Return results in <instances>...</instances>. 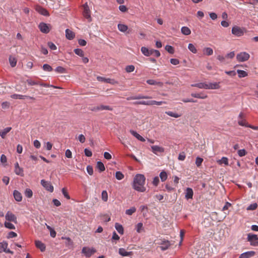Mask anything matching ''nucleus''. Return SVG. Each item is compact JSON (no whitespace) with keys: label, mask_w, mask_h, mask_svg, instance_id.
<instances>
[{"label":"nucleus","mask_w":258,"mask_h":258,"mask_svg":"<svg viewBox=\"0 0 258 258\" xmlns=\"http://www.w3.org/2000/svg\"><path fill=\"white\" fill-rule=\"evenodd\" d=\"M231 32L233 35L239 37L243 35L244 29L237 26H235L232 28Z\"/></svg>","instance_id":"obj_7"},{"label":"nucleus","mask_w":258,"mask_h":258,"mask_svg":"<svg viewBox=\"0 0 258 258\" xmlns=\"http://www.w3.org/2000/svg\"><path fill=\"white\" fill-rule=\"evenodd\" d=\"M147 83L149 84V85H158L160 87H162L163 86V83L161 82H157L154 80H148L147 81Z\"/></svg>","instance_id":"obj_29"},{"label":"nucleus","mask_w":258,"mask_h":258,"mask_svg":"<svg viewBox=\"0 0 258 258\" xmlns=\"http://www.w3.org/2000/svg\"><path fill=\"white\" fill-rule=\"evenodd\" d=\"M41 184L48 191L52 192L53 191V186L50 182L42 179L41 180Z\"/></svg>","instance_id":"obj_8"},{"label":"nucleus","mask_w":258,"mask_h":258,"mask_svg":"<svg viewBox=\"0 0 258 258\" xmlns=\"http://www.w3.org/2000/svg\"><path fill=\"white\" fill-rule=\"evenodd\" d=\"M249 54L245 52H241L236 56L237 59L241 62L247 60L249 58Z\"/></svg>","instance_id":"obj_6"},{"label":"nucleus","mask_w":258,"mask_h":258,"mask_svg":"<svg viewBox=\"0 0 258 258\" xmlns=\"http://www.w3.org/2000/svg\"><path fill=\"white\" fill-rule=\"evenodd\" d=\"M96 252L94 248H90L89 247H83L82 249V253L87 257H90Z\"/></svg>","instance_id":"obj_3"},{"label":"nucleus","mask_w":258,"mask_h":258,"mask_svg":"<svg viewBox=\"0 0 258 258\" xmlns=\"http://www.w3.org/2000/svg\"><path fill=\"white\" fill-rule=\"evenodd\" d=\"M47 45L48 46V47L51 49V50H56L57 49V47L56 46V45L52 42H48L47 43Z\"/></svg>","instance_id":"obj_58"},{"label":"nucleus","mask_w":258,"mask_h":258,"mask_svg":"<svg viewBox=\"0 0 258 258\" xmlns=\"http://www.w3.org/2000/svg\"><path fill=\"white\" fill-rule=\"evenodd\" d=\"M11 97V98L15 99H24L25 98H29L31 99L35 100V98L33 97L19 94H13Z\"/></svg>","instance_id":"obj_14"},{"label":"nucleus","mask_w":258,"mask_h":258,"mask_svg":"<svg viewBox=\"0 0 258 258\" xmlns=\"http://www.w3.org/2000/svg\"><path fill=\"white\" fill-rule=\"evenodd\" d=\"M191 96L195 98L205 99L207 98V95L203 93H191Z\"/></svg>","instance_id":"obj_30"},{"label":"nucleus","mask_w":258,"mask_h":258,"mask_svg":"<svg viewBox=\"0 0 258 258\" xmlns=\"http://www.w3.org/2000/svg\"><path fill=\"white\" fill-rule=\"evenodd\" d=\"M14 171L15 173L18 175H20L21 176H24V175L23 169L20 167L19 168H15Z\"/></svg>","instance_id":"obj_35"},{"label":"nucleus","mask_w":258,"mask_h":258,"mask_svg":"<svg viewBox=\"0 0 258 258\" xmlns=\"http://www.w3.org/2000/svg\"><path fill=\"white\" fill-rule=\"evenodd\" d=\"M38 27L41 32H42L43 33L47 34L49 32L51 26L49 24L41 22L39 24Z\"/></svg>","instance_id":"obj_5"},{"label":"nucleus","mask_w":258,"mask_h":258,"mask_svg":"<svg viewBox=\"0 0 258 258\" xmlns=\"http://www.w3.org/2000/svg\"><path fill=\"white\" fill-rule=\"evenodd\" d=\"M55 71L58 73H61V74H63V73H65L66 72V69L62 67H60V66H59V67H57Z\"/></svg>","instance_id":"obj_51"},{"label":"nucleus","mask_w":258,"mask_h":258,"mask_svg":"<svg viewBox=\"0 0 258 258\" xmlns=\"http://www.w3.org/2000/svg\"><path fill=\"white\" fill-rule=\"evenodd\" d=\"M85 155L87 157H91L92 155V153L91 150L86 148L84 150Z\"/></svg>","instance_id":"obj_60"},{"label":"nucleus","mask_w":258,"mask_h":258,"mask_svg":"<svg viewBox=\"0 0 258 258\" xmlns=\"http://www.w3.org/2000/svg\"><path fill=\"white\" fill-rule=\"evenodd\" d=\"M203 161V159L200 157H197L196 160V164L198 167H199L201 165L202 162Z\"/></svg>","instance_id":"obj_57"},{"label":"nucleus","mask_w":258,"mask_h":258,"mask_svg":"<svg viewBox=\"0 0 258 258\" xmlns=\"http://www.w3.org/2000/svg\"><path fill=\"white\" fill-rule=\"evenodd\" d=\"M115 176V178L117 180H119L122 179L124 178V175L120 171L116 172Z\"/></svg>","instance_id":"obj_43"},{"label":"nucleus","mask_w":258,"mask_h":258,"mask_svg":"<svg viewBox=\"0 0 258 258\" xmlns=\"http://www.w3.org/2000/svg\"><path fill=\"white\" fill-rule=\"evenodd\" d=\"M35 10L43 16H47L49 15L48 11L41 6H37L35 8Z\"/></svg>","instance_id":"obj_13"},{"label":"nucleus","mask_w":258,"mask_h":258,"mask_svg":"<svg viewBox=\"0 0 258 258\" xmlns=\"http://www.w3.org/2000/svg\"><path fill=\"white\" fill-rule=\"evenodd\" d=\"M237 73L239 78L245 77L247 76V73L243 70H238Z\"/></svg>","instance_id":"obj_40"},{"label":"nucleus","mask_w":258,"mask_h":258,"mask_svg":"<svg viewBox=\"0 0 258 258\" xmlns=\"http://www.w3.org/2000/svg\"><path fill=\"white\" fill-rule=\"evenodd\" d=\"M6 219L9 221H12L16 223V217L14 214L10 212H8L6 215Z\"/></svg>","instance_id":"obj_15"},{"label":"nucleus","mask_w":258,"mask_h":258,"mask_svg":"<svg viewBox=\"0 0 258 258\" xmlns=\"http://www.w3.org/2000/svg\"><path fill=\"white\" fill-rule=\"evenodd\" d=\"M193 190L191 188L187 187L185 192V198L186 200L191 199L193 197Z\"/></svg>","instance_id":"obj_19"},{"label":"nucleus","mask_w":258,"mask_h":258,"mask_svg":"<svg viewBox=\"0 0 258 258\" xmlns=\"http://www.w3.org/2000/svg\"><path fill=\"white\" fill-rule=\"evenodd\" d=\"M74 52L77 55L80 56L82 57L84 55V51L81 49L76 48L74 50Z\"/></svg>","instance_id":"obj_52"},{"label":"nucleus","mask_w":258,"mask_h":258,"mask_svg":"<svg viewBox=\"0 0 258 258\" xmlns=\"http://www.w3.org/2000/svg\"><path fill=\"white\" fill-rule=\"evenodd\" d=\"M255 254L254 251H248L241 253L239 258H250Z\"/></svg>","instance_id":"obj_12"},{"label":"nucleus","mask_w":258,"mask_h":258,"mask_svg":"<svg viewBox=\"0 0 258 258\" xmlns=\"http://www.w3.org/2000/svg\"><path fill=\"white\" fill-rule=\"evenodd\" d=\"M102 199L103 201L106 202L108 200V194L106 190H103L101 194Z\"/></svg>","instance_id":"obj_49"},{"label":"nucleus","mask_w":258,"mask_h":258,"mask_svg":"<svg viewBox=\"0 0 258 258\" xmlns=\"http://www.w3.org/2000/svg\"><path fill=\"white\" fill-rule=\"evenodd\" d=\"M160 177L162 181H164L167 179V174L166 172L164 171H162L160 173Z\"/></svg>","instance_id":"obj_39"},{"label":"nucleus","mask_w":258,"mask_h":258,"mask_svg":"<svg viewBox=\"0 0 258 258\" xmlns=\"http://www.w3.org/2000/svg\"><path fill=\"white\" fill-rule=\"evenodd\" d=\"M203 51L205 54H206V55H207L208 56L211 55L213 53V50L210 47H205Z\"/></svg>","instance_id":"obj_37"},{"label":"nucleus","mask_w":258,"mask_h":258,"mask_svg":"<svg viewBox=\"0 0 258 258\" xmlns=\"http://www.w3.org/2000/svg\"><path fill=\"white\" fill-rule=\"evenodd\" d=\"M62 192L65 198H66L68 200L70 199V197L64 188H63L62 189Z\"/></svg>","instance_id":"obj_62"},{"label":"nucleus","mask_w":258,"mask_h":258,"mask_svg":"<svg viewBox=\"0 0 258 258\" xmlns=\"http://www.w3.org/2000/svg\"><path fill=\"white\" fill-rule=\"evenodd\" d=\"M135 70V67L133 65L127 66L125 68V71L127 73H131Z\"/></svg>","instance_id":"obj_54"},{"label":"nucleus","mask_w":258,"mask_h":258,"mask_svg":"<svg viewBox=\"0 0 258 258\" xmlns=\"http://www.w3.org/2000/svg\"><path fill=\"white\" fill-rule=\"evenodd\" d=\"M43 70L47 72H51L52 71V67L48 64H44L42 66Z\"/></svg>","instance_id":"obj_48"},{"label":"nucleus","mask_w":258,"mask_h":258,"mask_svg":"<svg viewBox=\"0 0 258 258\" xmlns=\"http://www.w3.org/2000/svg\"><path fill=\"white\" fill-rule=\"evenodd\" d=\"M181 33L185 35H188L191 33V31L187 27H182L181 29Z\"/></svg>","instance_id":"obj_32"},{"label":"nucleus","mask_w":258,"mask_h":258,"mask_svg":"<svg viewBox=\"0 0 258 258\" xmlns=\"http://www.w3.org/2000/svg\"><path fill=\"white\" fill-rule=\"evenodd\" d=\"M140 210L144 215H146L148 211V208L147 206L142 205L140 207Z\"/></svg>","instance_id":"obj_44"},{"label":"nucleus","mask_w":258,"mask_h":258,"mask_svg":"<svg viewBox=\"0 0 258 258\" xmlns=\"http://www.w3.org/2000/svg\"><path fill=\"white\" fill-rule=\"evenodd\" d=\"M62 239H65L66 241L65 242L66 246L69 248L71 249L73 247V242L69 237H62Z\"/></svg>","instance_id":"obj_20"},{"label":"nucleus","mask_w":258,"mask_h":258,"mask_svg":"<svg viewBox=\"0 0 258 258\" xmlns=\"http://www.w3.org/2000/svg\"><path fill=\"white\" fill-rule=\"evenodd\" d=\"M24 194H25V197H26L28 198H30L32 197L33 192H32V190L30 189V188H26Z\"/></svg>","instance_id":"obj_42"},{"label":"nucleus","mask_w":258,"mask_h":258,"mask_svg":"<svg viewBox=\"0 0 258 258\" xmlns=\"http://www.w3.org/2000/svg\"><path fill=\"white\" fill-rule=\"evenodd\" d=\"M152 151L155 154L157 153H163L164 151L163 148L158 146H151Z\"/></svg>","instance_id":"obj_18"},{"label":"nucleus","mask_w":258,"mask_h":258,"mask_svg":"<svg viewBox=\"0 0 258 258\" xmlns=\"http://www.w3.org/2000/svg\"><path fill=\"white\" fill-rule=\"evenodd\" d=\"M14 197L16 201L20 202L22 200V196L21 194L18 190H15L13 192Z\"/></svg>","instance_id":"obj_25"},{"label":"nucleus","mask_w":258,"mask_h":258,"mask_svg":"<svg viewBox=\"0 0 258 258\" xmlns=\"http://www.w3.org/2000/svg\"><path fill=\"white\" fill-rule=\"evenodd\" d=\"M83 7H84V12H83L84 16L88 20L89 22H91L92 19H91V16H90L89 8L86 4L85 5H84Z\"/></svg>","instance_id":"obj_10"},{"label":"nucleus","mask_w":258,"mask_h":258,"mask_svg":"<svg viewBox=\"0 0 258 258\" xmlns=\"http://www.w3.org/2000/svg\"><path fill=\"white\" fill-rule=\"evenodd\" d=\"M257 207V204L256 203H253L250 204L247 208V210H254Z\"/></svg>","instance_id":"obj_56"},{"label":"nucleus","mask_w":258,"mask_h":258,"mask_svg":"<svg viewBox=\"0 0 258 258\" xmlns=\"http://www.w3.org/2000/svg\"><path fill=\"white\" fill-rule=\"evenodd\" d=\"M165 48L169 53L173 54L174 52V48L172 46L167 45L165 46Z\"/></svg>","instance_id":"obj_50"},{"label":"nucleus","mask_w":258,"mask_h":258,"mask_svg":"<svg viewBox=\"0 0 258 258\" xmlns=\"http://www.w3.org/2000/svg\"><path fill=\"white\" fill-rule=\"evenodd\" d=\"M165 113L170 116L173 117L175 118H178L181 116V114H178V113H174L172 111H166Z\"/></svg>","instance_id":"obj_41"},{"label":"nucleus","mask_w":258,"mask_h":258,"mask_svg":"<svg viewBox=\"0 0 258 258\" xmlns=\"http://www.w3.org/2000/svg\"><path fill=\"white\" fill-rule=\"evenodd\" d=\"M188 48L189 50L191 51L194 53H196L197 52V50L195 46L191 43H189L188 45Z\"/></svg>","instance_id":"obj_47"},{"label":"nucleus","mask_w":258,"mask_h":258,"mask_svg":"<svg viewBox=\"0 0 258 258\" xmlns=\"http://www.w3.org/2000/svg\"><path fill=\"white\" fill-rule=\"evenodd\" d=\"M246 152L244 149H241L238 151V154L240 157L244 156L246 155Z\"/></svg>","instance_id":"obj_61"},{"label":"nucleus","mask_w":258,"mask_h":258,"mask_svg":"<svg viewBox=\"0 0 258 258\" xmlns=\"http://www.w3.org/2000/svg\"><path fill=\"white\" fill-rule=\"evenodd\" d=\"M12 130L11 127H7L4 130H0V136L3 139H5L6 135Z\"/></svg>","instance_id":"obj_24"},{"label":"nucleus","mask_w":258,"mask_h":258,"mask_svg":"<svg viewBox=\"0 0 258 258\" xmlns=\"http://www.w3.org/2000/svg\"><path fill=\"white\" fill-rule=\"evenodd\" d=\"M8 243L6 242H0V253L5 252L6 253H9L13 254V251H11L9 249H7Z\"/></svg>","instance_id":"obj_9"},{"label":"nucleus","mask_w":258,"mask_h":258,"mask_svg":"<svg viewBox=\"0 0 258 258\" xmlns=\"http://www.w3.org/2000/svg\"><path fill=\"white\" fill-rule=\"evenodd\" d=\"M47 230L50 232V236L52 237H55L56 236V232L51 227H47Z\"/></svg>","instance_id":"obj_46"},{"label":"nucleus","mask_w":258,"mask_h":258,"mask_svg":"<svg viewBox=\"0 0 258 258\" xmlns=\"http://www.w3.org/2000/svg\"><path fill=\"white\" fill-rule=\"evenodd\" d=\"M218 163L219 164H224L225 165H228V160L227 157H223L221 159L218 160Z\"/></svg>","instance_id":"obj_38"},{"label":"nucleus","mask_w":258,"mask_h":258,"mask_svg":"<svg viewBox=\"0 0 258 258\" xmlns=\"http://www.w3.org/2000/svg\"><path fill=\"white\" fill-rule=\"evenodd\" d=\"M26 82L29 85H39L40 84V82L38 81H33L30 79H28L26 80Z\"/></svg>","instance_id":"obj_55"},{"label":"nucleus","mask_w":258,"mask_h":258,"mask_svg":"<svg viewBox=\"0 0 258 258\" xmlns=\"http://www.w3.org/2000/svg\"><path fill=\"white\" fill-rule=\"evenodd\" d=\"M90 110L92 111L97 112L100 110H110L112 111L113 110L112 107L109 105H104L103 104H101L96 106H94L90 109Z\"/></svg>","instance_id":"obj_4"},{"label":"nucleus","mask_w":258,"mask_h":258,"mask_svg":"<svg viewBox=\"0 0 258 258\" xmlns=\"http://www.w3.org/2000/svg\"><path fill=\"white\" fill-rule=\"evenodd\" d=\"M191 87H196L200 89H207V84L206 83H199L191 85Z\"/></svg>","instance_id":"obj_28"},{"label":"nucleus","mask_w":258,"mask_h":258,"mask_svg":"<svg viewBox=\"0 0 258 258\" xmlns=\"http://www.w3.org/2000/svg\"><path fill=\"white\" fill-rule=\"evenodd\" d=\"M118 30L122 32H125L128 29L127 25L122 24H119L117 26Z\"/></svg>","instance_id":"obj_31"},{"label":"nucleus","mask_w":258,"mask_h":258,"mask_svg":"<svg viewBox=\"0 0 258 258\" xmlns=\"http://www.w3.org/2000/svg\"><path fill=\"white\" fill-rule=\"evenodd\" d=\"M247 240L253 246H258V236L257 235L249 233L247 234Z\"/></svg>","instance_id":"obj_2"},{"label":"nucleus","mask_w":258,"mask_h":258,"mask_svg":"<svg viewBox=\"0 0 258 258\" xmlns=\"http://www.w3.org/2000/svg\"><path fill=\"white\" fill-rule=\"evenodd\" d=\"M146 178L143 174H137L134 178L133 187L136 190L144 192L146 188L144 186Z\"/></svg>","instance_id":"obj_1"},{"label":"nucleus","mask_w":258,"mask_h":258,"mask_svg":"<svg viewBox=\"0 0 258 258\" xmlns=\"http://www.w3.org/2000/svg\"><path fill=\"white\" fill-rule=\"evenodd\" d=\"M17 235L16 233H15L14 232H13V231H11V232H10L8 233V235L7 236V238H13V237H16Z\"/></svg>","instance_id":"obj_63"},{"label":"nucleus","mask_w":258,"mask_h":258,"mask_svg":"<svg viewBox=\"0 0 258 258\" xmlns=\"http://www.w3.org/2000/svg\"><path fill=\"white\" fill-rule=\"evenodd\" d=\"M35 246L37 248H39L41 251L45 250V245L39 240H36L35 242Z\"/></svg>","instance_id":"obj_21"},{"label":"nucleus","mask_w":258,"mask_h":258,"mask_svg":"<svg viewBox=\"0 0 258 258\" xmlns=\"http://www.w3.org/2000/svg\"><path fill=\"white\" fill-rule=\"evenodd\" d=\"M159 182V177L158 176L155 177L153 179V182H152L153 185H154L155 186H157Z\"/></svg>","instance_id":"obj_64"},{"label":"nucleus","mask_w":258,"mask_h":258,"mask_svg":"<svg viewBox=\"0 0 258 258\" xmlns=\"http://www.w3.org/2000/svg\"><path fill=\"white\" fill-rule=\"evenodd\" d=\"M136 211V208L134 207L131 208L125 211V214L128 215H132Z\"/></svg>","instance_id":"obj_45"},{"label":"nucleus","mask_w":258,"mask_h":258,"mask_svg":"<svg viewBox=\"0 0 258 258\" xmlns=\"http://www.w3.org/2000/svg\"><path fill=\"white\" fill-rule=\"evenodd\" d=\"M96 167L99 169L100 172L104 171L105 170V168L103 163L101 161H98L97 162Z\"/></svg>","instance_id":"obj_33"},{"label":"nucleus","mask_w":258,"mask_h":258,"mask_svg":"<svg viewBox=\"0 0 258 258\" xmlns=\"http://www.w3.org/2000/svg\"><path fill=\"white\" fill-rule=\"evenodd\" d=\"M141 50L142 53L146 56H149L153 54V49L149 50L147 47H142Z\"/></svg>","instance_id":"obj_16"},{"label":"nucleus","mask_w":258,"mask_h":258,"mask_svg":"<svg viewBox=\"0 0 258 258\" xmlns=\"http://www.w3.org/2000/svg\"><path fill=\"white\" fill-rule=\"evenodd\" d=\"M9 62L12 67H15L17 64V59L15 57L10 56L9 57Z\"/></svg>","instance_id":"obj_36"},{"label":"nucleus","mask_w":258,"mask_h":258,"mask_svg":"<svg viewBox=\"0 0 258 258\" xmlns=\"http://www.w3.org/2000/svg\"><path fill=\"white\" fill-rule=\"evenodd\" d=\"M118 252L120 255L123 256H130L133 254L132 251H126L123 248H120Z\"/></svg>","instance_id":"obj_22"},{"label":"nucleus","mask_w":258,"mask_h":258,"mask_svg":"<svg viewBox=\"0 0 258 258\" xmlns=\"http://www.w3.org/2000/svg\"><path fill=\"white\" fill-rule=\"evenodd\" d=\"M133 104L135 105H151V100L136 101L134 102Z\"/></svg>","instance_id":"obj_34"},{"label":"nucleus","mask_w":258,"mask_h":258,"mask_svg":"<svg viewBox=\"0 0 258 258\" xmlns=\"http://www.w3.org/2000/svg\"><path fill=\"white\" fill-rule=\"evenodd\" d=\"M87 171L88 174L90 175H92L93 174V168L91 165L87 166Z\"/></svg>","instance_id":"obj_59"},{"label":"nucleus","mask_w":258,"mask_h":258,"mask_svg":"<svg viewBox=\"0 0 258 258\" xmlns=\"http://www.w3.org/2000/svg\"><path fill=\"white\" fill-rule=\"evenodd\" d=\"M152 97L151 96H143L141 95H139L137 96H133L128 97L126 98L127 100H139V99H151Z\"/></svg>","instance_id":"obj_11"},{"label":"nucleus","mask_w":258,"mask_h":258,"mask_svg":"<svg viewBox=\"0 0 258 258\" xmlns=\"http://www.w3.org/2000/svg\"><path fill=\"white\" fill-rule=\"evenodd\" d=\"M131 134L136 137L138 140L142 142H145V139L143 138L141 136H140L139 134H138L136 131L133 130H130Z\"/></svg>","instance_id":"obj_27"},{"label":"nucleus","mask_w":258,"mask_h":258,"mask_svg":"<svg viewBox=\"0 0 258 258\" xmlns=\"http://www.w3.org/2000/svg\"><path fill=\"white\" fill-rule=\"evenodd\" d=\"M220 88L219 83H210L207 84V89H217Z\"/></svg>","instance_id":"obj_26"},{"label":"nucleus","mask_w":258,"mask_h":258,"mask_svg":"<svg viewBox=\"0 0 258 258\" xmlns=\"http://www.w3.org/2000/svg\"><path fill=\"white\" fill-rule=\"evenodd\" d=\"M160 244H161V246H160L159 247L162 250H165L167 249L170 246V242L168 240H163Z\"/></svg>","instance_id":"obj_17"},{"label":"nucleus","mask_w":258,"mask_h":258,"mask_svg":"<svg viewBox=\"0 0 258 258\" xmlns=\"http://www.w3.org/2000/svg\"><path fill=\"white\" fill-rule=\"evenodd\" d=\"M75 33L69 29L66 30V37L69 40H72L75 37Z\"/></svg>","instance_id":"obj_23"},{"label":"nucleus","mask_w":258,"mask_h":258,"mask_svg":"<svg viewBox=\"0 0 258 258\" xmlns=\"http://www.w3.org/2000/svg\"><path fill=\"white\" fill-rule=\"evenodd\" d=\"M166 102L165 101H157L155 100H151V105H161L163 104H166Z\"/></svg>","instance_id":"obj_53"}]
</instances>
